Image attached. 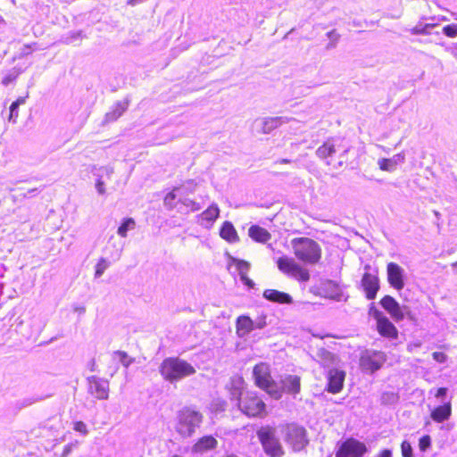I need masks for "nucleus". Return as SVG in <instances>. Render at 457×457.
<instances>
[{"label":"nucleus","instance_id":"obj_1","mask_svg":"<svg viewBox=\"0 0 457 457\" xmlns=\"http://www.w3.org/2000/svg\"><path fill=\"white\" fill-rule=\"evenodd\" d=\"M159 372L165 381L175 384L194 375L195 367L179 357H167L159 366Z\"/></svg>","mask_w":457,"mask_h":457},{"label":"nucleus","instance_id":"obj_2","mask_svg":"<svg viewBox=\"0 0 457 457\" xmlns=\"http://www.w3.org/2000/svg\"><path fill=\"white\" fill-rule=\"evenodd\" d=\"M203 414L191 407H184L177 413L176 432L184 438L191 437L201 427Z\"/></svg>","mask_w":457,"mask_h":457},{"label":"nucleus","instance_id":"obj_3","mask_svg":"<svg viewBox=\"0 0 457 457\" xmlns=\"http://www.w3.org/2000/svg\"><path fill=\"white\" fill-rule=\"evenodd\" d=\"M262 451L268 457H283L285 450L278 436L277 429L271 426H262L256 431Z\"/></svg>","mask_w":457,"mask_h":457},{"label":"nucleus","instance_id":"obj_4","mask_svg":"<svg viewBox=\"0 0 457 457\" xmlns=\"http://www.w3.org/2000/svg\"><path fill=\"white\" fill-rule=\"evenodd\" d=\"M253 377L255 385L264 390L272 398L278 400L282 397V390L270 375V365L265 362H260L253 367Z\"/></svg>","mask_w":457,"mask_h":457},{"label":"nucleus","instance_id":"obj_5","mask_svg":"<svg viewBox=\"0 0 457 457\" xmlns=\"http://www.w3.org/2000/svg\"><path fill=\"white\" fill-rule=\"evenodd\" d=\"M295 257L304 262L315 264L321 258L319 244L309 237H297L291 241Z\"/></svg>","mask_w":457,"mask_h":457},{"label":"nucleus","instance_id":"obj_6","mask_svg":"<svg viewBox=\"0 0 457 457\" xmlns=\"http://www.w3.org/2000/svg\"><path fill=\"white\" fill-rule=\"evenodd\" d=\"M284 440L294 452L303 451L309 444L306 429L298 424H287L284 430Z\"/></svg>","mask_w":457,"mask_h":457},{"label":"nucleus","instance_id":"obj_7","mask_svg":"<svg viewBox=\"0 0 457 457\" xmlns=\"http://www.w3.org/2000/svg\"><path fill=\"white\" fill-rule=\"evenodd\" d=\"M351 146L345 143L344 138L334 137L325 141L316 150V155L322 160H326V164L330 165L331 162L328 161L329 157H332L335 154L339 153V158L344 159Z\"/></svg>","mask_w":457,"mask_h":457},{"label":"nucleus","instance_id":"obj_8","mask_svg":"<svg viewBox=\"0 0 457 457\" xmlns=\"http://www.w3.org/2000/svg\"><path fill=\"white\" fill-rule=\"evenodd\" d=\"M237 405L248 417H261L266 411V404L254 392H246Z\"/></svg>","mask_w":457,"mask_h":457},{"label":"nucleus","instance_id":"obj_9","mask_svg":"<svg viewBox=\"0 0 457 457\" xmlns=\"http://www.w3.org/2000/svg\"><path fill=\"white\" fill-rule=\"evenodd\" d=\"M366 452L367 447L363 443L348 438L339 446L336 457H362Z\"/></svg>","mask_w":457,"mask_h":457},{"label":"nucleus","instance_id":"obj_10","mask_svg":"<svg viewBox=\"0 0 457 457\" xmlns=\"http://www.w3.org/2000/svg\"><path fill=\"white\" fill-rule=\"evenodd\" d=\"M388 284L396 290H402L407 278L405 270L395 262H388L386 265Z\"/></svg>","mask_w":457,"mask_h":457},{"label":"nucleus","instance_id":"obj_11","mask_svg":"<svg viewBox=\"0 0 457 457\" xmlns=\"http://www.w3.org/2000/svg\"><path fill=\"white\" fill-rule=\"evenodd\" d=\"M88 393L99 400H105L109 396V382L106 379L96 376H90L87 378Z\"/></svg>","mask_w":457,"mask_h":457},{"label":"nucleus","instance_id":"obj_12","mask_svg":"<svg viewBox=\"0 0 457 457\" xmlns=\"http://www.w3.org/2000/svg\"><path fill=\"white\" fill-rule=\"evenodd\" d=\"M345 372L338 369H329L327 373V391L331 394L339 393L344 387Z\"/></svg>","mask_w":457,"mask_h":457},{"label":"nucleus","instance_id":"obj_13","mask_svg":"<svg viewBox=\"0 0 457 457\" xmlns=\"http://www.w3.org/2000/svg\"><path fill=\"white\" fill-rule=\"evenodd\" d=\"M361 287L368 300L376 298L379 290V279L377 275L366 271L361 278Z\"/></svg>","mask_w":457,"mask_h":457},{"label":"nucleus","instance_id":"obj_14","mask_svg":"<svg viewBox=\"0 0 457 457\" xmlns=\"http://www.w3.org/2000/svg\"><path fill=\"white\" fill-rule=\"evenodd\" d=\"M383 362V353L380 352H374L372 354L362 355L361 358V366L362 370L371 373L378 370Z\"/></svg>","mask_w":457,"mask_h":457},{"label":"nucleus","instance_id":"obj_15","mask_svg":"<svg viewBox=\"0 0 457 457\" xmlns=\"http://www.w3.org/2000/svg\"><path fill=\"white\" fill-rule=\"evenodd\" d=\"M244 378L240 376H233L229 378V381L226 385V389L229 394V397L232 401H236L237 403L238 400H241L243 397V389H244Z\"/></svg>","mask_w":457,"mask_h":457},{"label":"nucleus","instance_id":"obj_16","mask_svg":"<svg viewBox=\"0 0 457 457\" xmlns=\"http://www.w3.org/2000/svg\"><path fill=\"white\" fill-rule=\"evenodd\" d=\"M280 389L283 393L295 395L301 389V379L296 375H287L280 381Z\"/></svg>","mask_w":457,"mask_h":457},{"label":"nucleus","instance_id":"obj_17","mask_svg":"<svg viewBox=\"0 0 457 457\" xmlns=\"http://www.w3.org/2000/svg\"><path fill=\"white\" fill-rule=\"evenodd\" d=\"M220 209L216 204H211L205 211L197 216L198 222L203 227H210L219 218Z\"/></svg>","mask_w":457,"mask_h":457},{"label":"nucleus","instance_id":"obj_18","mask_svg":"<svg viewBox=\"0 0 457 457\" xmlns=\"http://www.w3.org/2000/svg\"><path fill=\"white\" fill-rule=\"evenodd\" d=\"M218 445V441L212 436H204L197 440L193 445L192 452L203 454L208 451L214 450Z\"/></svg>","mask_w":457,"mask_h":457},{"label":"nucleus","instance_id":"obj_19","mask_svg":"<svg viewBox=\"0 0 457 457\" xmlns=\"http://www.w3.org/2000/svg\"><path fill=\"white\" fill-rule=\"evenodd\" d=\"M451 415L452 404L450 401L435 407L430 413L431 419L437 423H442L445 420H448Z\"/></svg>","mask_w":457,"mask_h":457},{"label":"nucleus","instance_id":"obj_20","mask_svg":"<svg viewBox=\"0 0 457 457\" xmlns=\"http://www.w3.org/2000/svg\"><path fill=\"white\" fill-rule=\"evenodd\" d=\"M377 329L382 337L389 338H397L398 337L397 328L386 316L377 322Z\"/></svg>","mask_w":457,"mask_h":457},{"label":"nucleus","instance_id":"obj_21","mask_svg":"<svg viewBox=\"0 0 457 457\" xmlns=\"http://www.w3.org/2000/svg\"><path fill=\"white\" fill-rule=\"evenodd\" d=\"M236 328L238 337L245 338L253 330V320L246 315L239 316L236 321Z\"/></svg>","mask_w":457,"mask_h":457},{"label":"nucleus","instance_id":"obj_22","mask_svg":"<svg viewBox=\"0 0 457 457\" xmlns=\"http://www.w3.org/2000/svg\"><path fill=\"white\" fill-rule=\"evenodd\" d=\"M263 297L268 301L278 303H291L293 302L290 295L275 289H266L263 292Z\"/></svg>","mask_w":457,"mask_h":457},{"label":"nucleus","instance_id":"obj_23","mask_svg":"<svg viewBox=\"0 0 457 457\" xmlns=\"http://www.w3.org/2000/svg\"><path fill=\"white\" fill-rule=\"evenodd\" d=\"M248 236L253 241L262 244L267 243L271 238L270 233L259 225H252L248 228Z\"/></svg>","mask_w":457,"mask_h":457},{"label":"nucleus","instance_id":"obj_24","mask_svg":"<svg viewBox=\"0 0 457 457\" xmlns=\"http://www.w3.org/2000/svg\"><path fill=\"white\" fill-rule=\"evenodd\" d=\"M404 159L405 158L403 154H395L392 158H383L378 160V165L382 170L394 171L398 164L404 162Z\"/></svg>","mask_w":457,"mask_h":457},{"label":"nucleus","instance_id":"obj_25","mask_svg":"<svg viewBox=\"0 0 457 457\" xmlns=\"http://www.w3.org/2000/svg\"><path fill=\"white\" fill-rule=\"evenodd\" d=\"M220 236L228 243L239 241L236 228L230 221H224L220 229Z\"/></svg>","mask_w":457,"mask_h":457},{"label":"nucleus","instance_id":"obj_26","mask_svg":"<svg viewBox=\"0 0 457 457\" xmlns=\"http://www.w3.org/2000/svg\"><path fill=\"white\" fill-rule=\"evenodd\" d=\"M284 122L283 117H269L262 120V132L269 134Z\"/></svg>","mask_w":457,"mask_h":457},{"label":"nucleus","instance_id":"obj_27","mask_svg":"<svg viewBox=\"0 0 457 457\" xmlns=\"http://www.w3.org/2000/svg\"><path fill=\"white\" fill-rule=\"evenodd\" d=\"M185 187H174L173 190L166 195L164 197V205L171 210L176 207V200L179 201V197H182Z\"/></svg>","mask_w":457,"mask_h":457},{"label":"nucleus","instance_id":"obj_28","mask_svg":"<svg viewBox=\"0 0 457 457\" xmlns=\"http://www.w3.org/2000/svg\"><path fill=\"white\" fill-rule=\"evenodd\" d=\"M128 102H118L115 104L113 109L105 114V121L112 122L116 120L119 117L122 115V113L128 108Z\"/></svg>","mask_w":457,"mask_h":457},{"label":"nucleus","instance_id":"obj_29","mask_svg":"<svg viewBox=\"0 0 457 457\" xmlns=\"http://www.w3.org/2000/svg\"><path fill=\"white\" fill-rule=\"evenodd\" d=\"M296 262L292 258H288L287 256H282L278 258L277 261V265L279 270L282 272L291 275V273L294 271L295 267L296 266Z\"/></svg>","mask_w":457,"mask_h":457},{"label":"nucleus","instance_id":"obj_30","mask_svg":"<svg viewBox=\"0 0 457 457\" xmlns=\"http://www.w3.org/2000/svg\"><path fill=\"white\" fill-rule=\"evenodd\" d=\"M112 361H118L125 368H129L135 361L134 358L129 356L124 351H114L112 355Z\"/></svg>","mask_w":457,"mask_h":457},{"label":"nucleus","instance_id":"obj_31","mask_svg":"<svg viewBox=\"0 0 457 457\" xmlns=\"http://www.w3.org/2000/svg\"><path fill=\"white\" fill-rule=\"evenodd\" d=\"M389 314L395 321L399 322L403 320L406 315L410 314V309L405 305L401 306L398 303L397 307H394Z\"/></svg>","mask_w":457,"mask_h":457},{"label":"nucleus","instance_id":"obj_32","mask_svg":"<svg viewBox=\"0 0 457 457\" xmlns=\"http://www.w3.org/2000/svg\"><path fill=\"white\" fill-rule=\"evenodd\" d=\"M85 37L82 30L69 31L61 38V42L65 45H71L76 41H80Z\"/></svg>","mask_w":457,"mask_h":457},{"label":"nucleus","instance_id":"obj_33","mask_svg":"<svg viewBox=\"0 0 457 457\" xmlns=\"http://www.w3.org/2000/svg\"><path fill=\"white\" fill-rule=\"evenodd\" d=\"M317 356L320 359V362L324 367H329L334 364L335 355L326 349L319 350Z\"/></svg>","mask_w":457,"mask_h":457},{"label":"nucleus","instance_id":"obj_34","mask_svg":"<svg viewBox=\"0 0 457 457\" xmlns=\"http://www.w3.org/2000/svg\"><path fill=\"white\" fill-rule=\"evenodd\" d=\"M136 226V222L132 218H125L123 219L121 224L118 228L117 233L119 236L122 237H126L128 231L134 229Z\"/></svg>","mask_w":457,"mask_h":457},{"label":"nucleus","instance_id":"obj_35","mask_svg":"<svg viewBox=\"0 0 457 457\" xmlns=\"http://www.w3.org/2000/svg\"><path fill=\"white\" fill-rule=\"evenodd\" d=\"M436 25L432 23H418L415 27L410 29L412 35H428L431 33V29Z\"/></svg>","mask_w":457,"mask_h":457},{"label":"nucleus","instance_id":"obj_36","mask_svg":"<svg viewBox=\"0 0 457 457\" xmlns=\"http://www.w3.org/2000/svg\"><path fill=\"white\" fill-rule=\"evenodd\" d=\"M290 276L302 282H306L310 279L309 271L305 269H303L299 264H296V266L294 269V271L291 273Z\"/></svg>","mask_w":457,"mask_h":457},{"label":"nucleus","instance_id":"obj_37","mask_svg":"<svg viewBox=\"0 0 457 457\" xmlns=\"http://www.w3.org/2000/svg\"><path fill=\"white\" fill-rule=\"evenodd\" d=\"M399 401V395L395 392H384L381 395L380 402L383 405H394Z\"/></svg>","mask_w":457,"mask_h":457},{"label":"nucleus","instance_id":"obj_38","mask_svg":"<svg viewBox=\"0 0 457 457\" xmlns=\"http://www.w3.org/2000/svg\"><path fill=\"white\" fill-rule=\"evenodd\" d=\"M21 73L20 69L12 68L8 71V73L3 78L2 84L4 86H8L9 84L14 82L19 75Z\"/></svg>","mask_w":457,"mask_h":457},{"label":"nucleus","instance_id":"obj_39","mask_svg":"<svg viewBox=\"0 0 457 457\" xmlns=\"http://www.w3.org/2000/svg\"><path fill=\"white\" fill-rule=\"evenodd\" d=\"M398 302L391 295H385L380 300L381 306L389 313L394 307H397Z\"/></svg>","mask_w":457,"mask_h":457},{"label":"nucleus","instance_id":"obj_40","mask_svg":"<svg viewBox=\"0 0 457 457\" xmlns=\"http://www.w3.org/2000/svg\"><path fill=\"white\" fill-rule=\"evenodd\" d=\"M179 203L185 206L187 209H190V211L195 212L201 209V205L199 203H196L187 196H183L179 198Z\"/></svg>","mask_w":457,"mask_h":457},{"label":"nucleus","instance_id":"obj_41","mask_svg":"<svg viewBox=\"0 0 457 457\" xmlns=\"http://www.w3.org/2000/svg\"><path fill=\"white\" fill-rule=\"evenodd\" d=\"M109 265L110 262L106 259L101 258L96 266L95 278H100L105 270L109 267Z\"/></svg>","mask_w":457,"mask_h":457},{"label":"nucleus","instance_id":"obj_42","mask_svg":"<svg viewBox=\"0 0 457 457\" xmlns=\"http://www.w3.org/2000/svg\"><path fill=\"white\" fill-rule=\"evenodd\" d=\"M267 316L265 314H261L257 316L254 320H253V328L254 329H262L267 326Z\"/></svg>","mask_w":457,"mask_h":457},{"label":"nucleus","instance_id":"obj_43","mask_svg":"<svg viewBox=\"0 0 457 457\" xmlns=\"http://www.w3.org/2000/svg\"><path fill=\"white\" fill-rule=\"evenodd\" d=\"M401 453L403 457H413L412 446L407 440L402 442Z\"/></svg>","mask_w":457,"mask_h":457},{"label":"nucleus","instance_id":"obj_44","mask_svg":"<svg viewBox=\"0 0 457 457\" xmlns=\"http://www.w3.org/2000/svg\"><path fill=\"white\" fill-rule=\"evenodd\" d=\"M235 262L237 263V269L238 270L239 276L247 274V272L250 269L249 262H247L244 260H236V259H235Z\"/></svg>","mask_w":457,"mask_h":457},{"label":"nucleus","instance_id":"obj_45","mask_svg":"<svg viewBox=\"0 0 457 457\" xmlns=\"http://www.w3.org/2000/svg\"><path fill=\"white\" fill-rule=\"evenodd\" d=\"M369 315L373 317L377 322L385 317V315L375 306L374 303L370 304Z\"/></svg>","mask_w":457,"mask_h":457},{"label":"nucleus","instance_id":"obj_46","mask_svg":"<svg viewBox=\"0 0 457 457\" xmlns=\"http://www.w3.org/2000/svg\"><path fill=\"white\" fill-rule=\"evenodd\" d=\"M431 445V438L428 435L421 436L419 440V448L421 452H426Z\"/></svg>","mask_w":457,"mask_h":457},{"label":"nucleus","instance_id":"obj_47","mask_svg":"<svg viewBox=\"0 0 457 457\" xmlns=\"http://www.w3.org/2000/svg\"><path fill=\"white\" fill-rule=\"evenodd\" d=\"M443 33L449 37L457 36V24H449L443 28Z\"/></svg>","mask_w":457,"mask_h":457},{"label":"nucleus","instance_id":"obj_48","mask_svg":"<svg viewBox=\"0 0 457 457\" xmlns=\"http://www.w3.org/2000/svg\"><path fill=\"white\" fill-rule=\"evenodd\" d=\"M179 187H185L183 196H187V195L195 191L196 183H195L194 180H188Z\"/></svg>","mask_w":457,"mask_h":457},{"label":"nucleus","instance_id":"obj_49","mask_svg":"<svg viewBox=\"0 0 457 457\" xmlns=\"http://www.w3.org/2000/svg\"><path fill=\"white\" fill-rule=\"evenodd\" d=\"M10 115H9V121L12 122V123H15L16 122V120L19 116V106H17L16 104H14L13 103H12L11 106H10Z\"/></svg>","mask_w":457,"mask_h":457},{"label":"nucleus","instance_id":"obj_50","mask_svg":"<svg viewBox=\"0 0 457 457\" xmlns=\"http://www.w3.org/2000/svg\"><path fill=\"white\" fill-rule=\"evenodd\" d=\"M73 429L80 434L86 436L88 433L87 425L83 421L74 422Z\"/></svg>","mask_w":457,"mask_h":457},{"label":"nucleus","instance_id":"obj_51","mask_svg":"<svg viewBox=\"0 0 457 457\" xmlns=\"http://www.w3.org/2000/svg\"><path fill=\"white\" fill-rule=\"evenodd\" d=\"M432 357L439 363H445L447 360V355L443 352H434L432 353Z\"/></svg>","mask_w":457,"mask_h":457},{"label":"nucleus","instance_id":"obj_52","mask_svg":"<svg viewBox=\"0 0 457 457\" xmlns=\"http://www.w3.org/2000/svg\"><path fill=\"white\" fill-rule=\"evenodd\" d=\"M448 389L446 387H439L435 395V396L440 399L443 403H445V398L447 395Z\"/></svg>","mask_w":457,"mask_h":457},{"label":"nucleus","instance_id":"obj_53","mask_svg":"<svg viewBox=\"0 0 457 457\" xmlns=\"http://www.w3.org/2000/svg\"><path fill=\"white\" fill-rule=\"evenodd\" d=\"M240 280L245 286L248 287L249 288H253L254 287V282L247 277V274L241 275Z\"/></svg>","mask_w":457,"mask_h":457},{"label":"nucleus","instance_id":"obj_54","mask_svg":"<svg viewBox=\"0 0 457 457\" xmlns=\"http://www.w3.org/2000/svg\"><path fill=\"white\" fill-rule=\"evenodd\" d=\"M327 37L330 41L337 42L340 35L336 31V29H332L327 33Z\"/></svg>","mask_w":457,"mask_h":457},{"label":"nucleus","instance_id":"obj_55","mask_svg":"<svg viewBox=\"0 0 457 457\" xmlns=\"http://www.w3.org/2000/svg\"><path fill=\"white\" fill-rule=\"evenodd\" d=\"M114 364L113 365H110L108 367V373L111 377H113L115 373H117V371L119 370V363L116 362V361H113Z\"/></svg>","mask_w":457,"mask_h":457},{"label":"nucleus","instance_id":"obj_56","mask_svg":"<svg viewBox=\"0 0 457 457\" xmlns=\"http://www.w3.org/2000/svg\"><path fill=\"white\" fill-rule=\"evenodd\" d=\"M393 453L390 449H384L380 451L375 457H392Z\"/></svg>","mask_w":457,"mask_h":457},{"label":"nucleus","instance_id":"obj_57","mask_svg":"<svg viewBox=\"0 0 457 457\" xmlns=\"http://www.w3.org/2000/svg\"><path fill=\"white\" fill-rule=\"evenodd\" d=\"M96 187L97 192L100 195H103L105 192L104 184V182L101 179H98L96 181Z\"/></svg>","mask_w":457,"mask_h":457},{"label":"nucleus","instance_id":"obj_58","mask_svg":"<svg viewBox=\"0 0 457 457\" xmlns=\"http://www.w3.org/2000/svg\"><path fill=\"white\" fill-rule=\"evenodd\" d=\"M72 448H73V445L72 444H68L64 446L63 448V451H62V457H67L72 451Z\"/></svg>","mask_w":457,"mask_h":457},{"label":"nucleus","instance_id":"obj_59","mask_svg":"<svg viewBox=\"0 0 457 457\" xmlns=\"http://www.w3.org/2000/svg\"><path fill=\"white\" fill-rule=\"evenodd\" d=\"M37 401V399H35V398H25L21 402V407H28V406L33 404L34 403H36Z\"/></svg>","mask_w":457,"mask_h":457},{"label":"nucleus","instance_id":"obj_60","mask_svg":"<svg viewBox=\"0 0 457 457\" xmlns=\"http://www.w3.org/2000/svg\"><path fill=\"white\" fill-rule=\"evenodd\" d=\"M26 102V97L20 96L18 97L14 102H12L14 104L20 107V105L24 104Z\"/></svg>","mask_w":457,"mask_h":457},{"label":"nucleus","instance_id":"obj_61","mask_svg":"<svg viewBox=\"0 0 457 457\" xmlns=\"http://www.w3.org/2000/svg\"><path fill=\"white\" fill-rule=\"evenodd\" d=\"M341 295H342V294L340 292H336L335 294L330 295V298L337 300V301H340Z\"/></svg>","mask_w":457,"mask_h":457},{"label":"nucleus","instance_id":"obj_62","mask_svg":"<svg viewBox=\"0 0 457 457\" xmlns=\"http://www.w3.org/2000/svg\"><path fill=\"white\" fill-rule=\"evenodd\" d=\"M337 42L330 41L327 46L326 49L330 50L336 47Z\"/></svg>","mask_w":457,"mask_h":457},{"label":"nucleus","instance_id":"obj_63","mask_svg":"<svg viewBox=\"0 0 457 457\" xmlns=\"http://www.w3.org/2000/svg\"><path fill=\"white\" fill-rule=\"evenodd\" d=\"M96 361L95 360H92L89 364H88V368L91 371H96Z\"/></svg>","mask_w":457,"mask_h":457},{"label":"nucleus","instance_id":"obj_64","mask_svg":"<svg viewBox=\"0 0 457 457\" xmlns=\"http://www.w3.org/2000/svg\"><path fill=\"white\" fill-rule=\"evenodd\" d=\"M221 457H240V456H238L237 454H235V453H228Z\"/></svg>","mask_w":457,"mask_h":457}]
</instances>
